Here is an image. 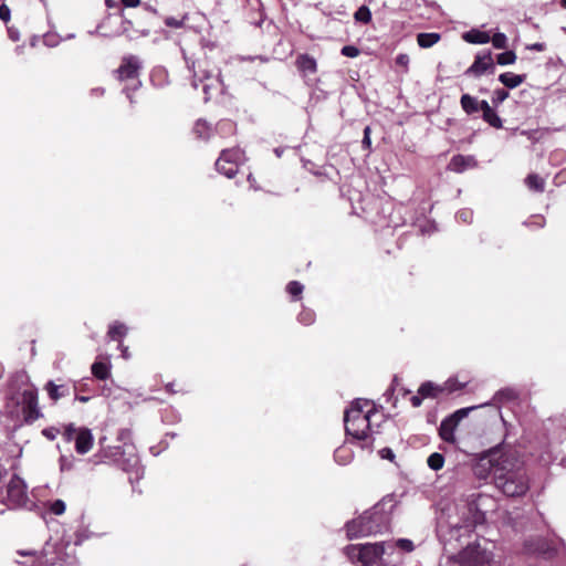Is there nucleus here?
Listing matches in <instances>:
<instances>
[{
  "label": "nucleus",
  "instance_id": "f8f14e48",
  "mask_svg": "<svg viewBox=\"0 0 566 566\" xmlns=\"http://www.w3.org/2000/svg\"><path fill=\"white\" fill-rule=\"evenodd\" d=\"M63 436L66 441L74 440L75 450L80 454H86L93 447L94 438L87 428H76L73 423L65 426Z\"/></svg>",
  "mask_w": 566,
  "mask_h": 566
},
{
  "label": "nucleus",
  "instance_id": "6ab92c4d",
  "mask_svg": "<svg viewBox=\"0 0 566 566\" xmlns=\"http://www.w3.org/2000/svg\"><path fill=\"white\" fill-rule=\"evenodd\" d=\"M458 424L459 423L457 422V419H452L450 416L442 420L439 428V434L441 439L444 440L446 442L453 443L455 441L454 431Z\"/></svg>",
  "mask_w": 566,
  "mask_h": 566
},
{
  "label": "nucleus",
  "instance_id": "864d4df0",
  "mask_svg": "<svg viewBox=\"0 0 566 566\" xmlns=\"http://www.w3.org/2000/svg\"><path fill=\"white\" fill-rule=\"evenodd\" d=\"M379 455H380L381 459H387V460H390V461H392L395 459V453H394V451L390 448H382L379 451Z\"/></svg>",
  "mask_w": 566,
  "mask_h": 566
},
{
  "label": "nucleus",
  "instance_id": "37998d69",
  "mask_svg": "<svg viewBox=\"0 0 566 566\" xmlns=\"http://www.w3.org/2000/svg\"><path fill=\"white\" fill-rule=\"evenodd\" d=\"M457 219L463 223H470L473 219V212L470 209H463L457 213Z\"/></svg>",
  "mask_w": 566,
  "mask_h": 566
},
{
  "label": "nucleus",
  "instance_id": "ddd939ff",
  "mask_svg": "<svg viewBox=\"0 0 566 566\" xmlns=\"http://www.w3.org/2000/svg\"><path fill=\"white\" fill-rule=\"evenodd\" d=\"M1 501L10 509L25 507L28 496L23 480L12 476L6 489V496H1Z\"/></svg>",
  "mask_w": 566,
  "mask_h": 566
},
{
  "label": "nucleus",
  "instance_id": "e433bc0d",
  "mask_svg": "<svg viewBox=\"0 0 566 566\" xmlns=\"http://www.w3.org/2000/svg\"><path fill=\"white\" fill-rule=\"evenodd\" d=\"M297 319L301 324L308 326L315 321V313L310 308H303L297 316Z\"/></svg>",
  "mask_w": 566,
  "mask_h": 566
},
{
  "label": "nucleus",
  "instance_id": "6e6d98bb",
  "mask_svg": "<svg viewBox=\"0 0 566 566\" xmlns=\"http://www.w3.org/2000/svg\"><path fill=\"white\" fill-rule=\"evenodd\" d=\"M371 140H370V128L367 126L364 129V138H363V145L367 148L370 147Z\"/></svg>",
  "mask_w": 566,
  "mask_h": 566
},
{
  "label": "nucleus",
  "instance_id": "c756f323",
  "mask_svg": "<svg viewBox=\"0 0 566 566\" xmlns=\"http://www.w3.org/2000/svg\"><path fill=\"white\" fill-rule=\"evenodd\" d=\"M334 458L337 463L346 465L353 460V452L347 447L342 446L335 450Z\"/></svg>",
  "mask_w": 566,
  "mask_h": 566
},
{
  "label": "nucleus",
  "instance_id": "7c9ffc66",
  "mask_svg": "<svg viewBox=\"0 0 566 566\" xmlns=\"http://www.w3.org/2000/svg\"><path fill=\"white\" fill-rule=\"evenodd\" d=\"M525 184L531 190L538 192L544 191L545 181L536 174L528 175L525 179Z\"/></svg>",
  "mask_w": 566,
  "mask_h": 566
},
{
  "label": "nucleus",
  "instance_id": "7ed1b4c3",
  "mask_svg": "<svg viewBox=\"0 0 566 566\" xmlns=\"http://www.w3.org/2000/svg\"><path fill=\"white\" fill-rule=\"evenodd\" d=\"M35 412V389L24 373L17 374L10 381L7 413L15 426L32 423Z\"/></svg>",
  "mask_w": 566,
  "mask_h": 566
},
{
  "label": "nucleus",
  "instance_id": "bf43d9fd",
  "mask_svg": "<svg viewBox=\"0 0 566 566\" xmlns=\"http://www.w3.org/2000/svg\"><path fill=\"white\" fill-rule=\"evenodd\" d=\"M526 49L531 50V51H538V52H541V51L545 50V44L541 43V42H536V43L527 45Z\"/></svg>",
  "mask_w": 566,
  "mask_h": 566
},
{
  "label": "nucleus",
  "instance_id": "a19ab883",
  "mask_svg": "<svg viewBox=\"0 0 566 566\" xmlns=\"http://www.w3.org/2000/svg\"><path fill=\"white\" fill-rule=\"evenodd\" d=\"M509 97V92L504 88H499L493 92L492 103L494 106H499Z\"/></svg>",
  "mask_w": 566,
  "mask_h": 566
},
{
  "label": "nucleus",
  "instance_id": "cd10ccee",
  "mask_svg": "<svg viewBox=\"0 0 566 566\" xmlns=\"http://www.w3.org/2000/svg\"><path fill=\"white\" fill-rule=\"evenodd\" d=\"M212 128L209 123L198 119L193 126V133L197 138L207 140L211 136Z\"/></svg>",
  "mask_w": 566,
  "mask_h": 566
},
{
  "label": "nucleus",
  "instance_id": "052dcab7",
  "mask_svg": "<svg viewBox=\"0 0 566 566\" xmlns=\"http://www.w3.org/2000/svg\"><path fill=\"white\" fill-rule=\"evenodd\" d=\"M122 2L127 8H136L139 6L140 0H122Z\"/></svg>",
  "mask_w": 566,
  "mask_h": 566
},
{
  "label": "nucleus",
  "instance_id": "ea45409f",
  "mask_svg": "<svg viewBox=\"0 0 566 566\" xmlns=\"http://www.w3.org/2000/svg\"><path fill=\"white\" fill-rule=\"evenodd\" d=\"M495 49H505L507 45V38L504 33H495L491 40Z\"/></svg>",
  "mask_w": 566,
  "mask_h": 566
},
{
  "label": "nucleus",
  "instance_id": "774afa93",
  "mask_svg": "<svg viewBox=\"0 0 566 566\" xmlns=\"http://www.w3.org/2000/svg\"><path fill=\"white\" fill-rule=\"evenodd\" d=\"M88 397H85V396H76V400L81 401V402H86L88 401Z\"/></svg>",
  "mask_w": 566,
  "mask_h": 566
},
{
  "label": "nucleus",
  "instance_id": "b1692460",
  "mask_svg": "<svg viewBox=\"0 0 566 566\" xmlns=\"http://www.w3.org/2000/svg\"><path fill=\"white\" fill-rule=\"evenodd\" d=\"M45 390L48 391L49 397L53 401H56L60 398L67 396L69 391H70L67 386H65V385H56L53 381H49L45 385Z\"/></svg>",
  "mask_w": 566,
  "mask_h": 566
},
{
  "label": "nucleus",
  "instance_id": "f03ea898",
  "mask_svg": "<svg viewBox=\"0 0 566 566\" xmlns=\"http://www.w3.org/2000/svg\"><path fill=\"white\" fill-rule=\"evenodd\" d=\"M106 438L99 439V450L94 455L98 458L97 462H109L129 474L130 483L139 481L144 475V469L140 465L139 457L135 446L130 442L132 434L127 429H122L116 439V444H104Z\"/></svg>",
  "mask_w": 566,
  "mask_h": 566
},
{
  "label": "nucleus",
  "instance_id": "3c124183",
  "mask_svg": "<svg viewBox=\"0 0 566 566\" xmlns=\"http://www.w3.org/2000/svg\"><path fill=\"white\" fill-rule=\"evenodd\" d=\"M60 462H61V470L62 471H67V470H71L73 468L74 460L73 459H69L66 457H61Z\"/></svg>",
  "mask_w": 566,
  "mask_h": 566
},
{
  "label": "nucleus",
  "instance_id": "a211bd4d",
  "mask_svg": "<svg viewBox=\"0 0 566 566\" xmlns=\"http://www.w3.org/2000/svg\"><path fill=\"white\" fill-rule=\"evenodd\" d=\"M476 166L478 161L473 156L457 155L453 156L449 163V169L458 174L470 168H475Z\"/></svg>",
  "mask_w": 566,
  "mask_h": 566
},
{
  "label": "nucleus",
  "instance_id": "39448f33",
  "mask_svg": "<svg viewBox=\"0 0 566 566\" xmlns=\"http://www.w3.org/2000/svg\"><path fill=\"white\" fill-rule=\"evenodd\" d=\"M368 406L367 400L357 399L345 411L344 422L346 434L354 440L364 441L363 448L371 449L370 439V418L374 415L373 409L365 410Z\"/></svg>",
  "mask_w": 566,
  "mask_h": 566
},
{
  "label": "nucleus",
  "instance_id": "4be33fe9",
  "mask_svg": "<svg viewBox=\"0 0 566 566\" xmlns=\"http://www.w3.org/2000/svg\"><path fill=\"white\" fill-rule=\"evenodd\" d=\"M462 39L472 44H485L489 43L491 40V36L488 32L478 30V29H471L468 32H464L462 34Z\"/></svg>",
  "mask_w": 566,
  "mask_h": 566
},
{
  "label": "nucleus",
  "instance_id": "5701e85b",
  "mask_svg": "<svg viewBox=\"0 0 566 566\" xmlns=\"http://www.w3.org/2000/svg\"><path fill=\"white\" fill-rule=\"evenodd\" d=\"M460 104H461L462 109L469 115L481 111V101H479L476 97H473L469 94H463L461 96Z\"/></svg>",
  "mask_w": 566,
  "mask_h": 566
},
{
  "label": "nucleus",
  "instance_id": "e2e57ef3",
  "mask_svg": "<svg viewBox=\"0 0 566 566\" xmlns=\"http://www.w3.org/2000/svg\"><path fill=\"white\" fill-rule=\"evenodd\" d=\"M422 398H423V397H421L420 395L412 396V397H411V399H410V400H411L412 406H413V407H419V406L421 405V402H422Z\"/></svg>",
  "mask_w": 566,
  "mask_h": 566
},
{
  "label": "nucleus",
  "instance_id": "58836bf2",
  "mask_svg": "<svg viewBox=\"0 0 566 566\" xmlns=\"http://www.w3.org/2000/svg\"><path fill=\"white\" fill-rule=\"evenodd\" d=\"M465 385L467 382H459L457 379L450 378L444 382L443 391L446 390L448 392H454L463 389Z\"/></svg>",
  "mask_w": 566,
  "mask_h": 566
},
{
  "label": "nucleus",
  "instance_id": "603ef678",
  "mask_svg": "<svg viewBox=\"0 0 566 566\" xmlns=\"http://www.w3.org/2000/svg\"><path fill=\"white\" fill-rule=\"evenodd\" d=\"M218 129L223 132H233L234 130V124L231 120H222L218 125Z\"/></svg>",
  "mask_w": 566,
  "mask_h": 566
},
{
  "label": "nucleus",
  "instance_id": "69168bd1",
  "mask_svg": "<svg viewBox=\"0 0 566 566\" xmlns=\"http://www.w3.org/2000/svg\"><path fill=\"white\" fill-rule=\"evenodd\" d=\"M105 90L103 87H96L91 91V95L93 96H102Z\"/></svg>",
  "mask_w": 566,
  "mask_h": 566
},
{
  "label": "nucleus",
  "instance_id": "2f4dec72",
  "mask_svg": "<svg viewBox=\"0 0 566 566\" xmlns=\"http://www.w3.org/2000/svg\"><path fill=\"white\" fill-rule=\"evenodd\" d=\"M44 507L53 515H62L65 512L66 505L62 500H55L53 502H48L44 504Z\"/></svg>",
  "mask_w": 566,
  "mask_h": 566
},
{
  "label": "nucleus",
  "instance_id": "6e6552de",
  "mask_svg": "<svg viewBox=\"0 0 566 566\" xmlns=\"http://www.w3.org/2000/svg\"><path fill=\"white\" fill-rule=\"evenodd\" d=\"M192 86L198 88L202 85L205 102H208L212 95L222 91V81L220 72L216 66H211L207 60L192 63Z\"/></svg>",
  "mask_w": 566,
  "mask_h": 566
},
{
  "label": "nucleus",
  "instance_id": "c03bdc74",
  "mask_svg": "<svg viewBox=\"0 0 566 566\" xmlns=\"http://www.w3.org/2000/svg\"><path fill=\"white\" fill-rule=\"evenodd\" d=\"M342 54L347 57H356L359 55V50L354 45H345L342 48Z\"/></svg>",
  "mask_w": 566,
  "mask_h": 566
},
{
  "label": "nucleus",
  "instance_id": "09e8293b",
  "mask_svg": "<svg viewBox=\"0 0 566 566\" xmlns=\"http://www.w3.org/2000/svg\"><path fill=\"white\" fill-rule=\"evenodd\" d=\"M472 408H463V409H459L457 410L454 413H452L450 417L452 419H457V422L459 423L464 417H467V415L469 413V411L471 410Z\"/></svg>",
  "mask_w": 566,
  "mask_h": 566
},
{
  "label": "nucleus",
  "instance_id": "20e7f679",
  "mask_svg": "<svg viewBox=\"0 0 566 566\" xmlns=\"http://www.w3.org/2000/svg\"><path fill=\"white\" fill-rule=\"evenodd\" d=\"M489 502H491L490 496L472 492L455 503V514H448L446 523L455 530L472 528L484 521L483 509Z\"/></svg>",
  "mask_w": 566,
  "mask_h": 566
},
{
  "label": "nucleus",
  "instance_id": "de8ad7c7",
  "mask_svg": "<svg viewBox=\"0 0 566 566\" xmlns=\"http://www.w3.org/2000/svg\"><path fill=\"white\" fill-rule=\"evenodd\" d=\"M165 24L170 28H181L184 25V20H178L174 17H168L165 19Z\"/></svg>",
  "mask_w": 566,
  "mask_h": 566
},
{
  "label": "nucleus",
  "instance_id": "f257e3e1",
  "mask_svg": "<svg viewBox=\"0 0 566 566\" xmlns=\"http://www.w3.org/2000/svg\"><path fill=\"white\" fill-rule=\"evenodd\" d=\"M482 471H488L495 486L506 496H522L530 489L525 470L500 452H491L481 460L476 467V474L482 476Z\"/></svg>",
  "mask_w": 566,
  "mask_h": 566
},
{
  "label": "nucleus",
  "instance_id": "5fc2aeb1",
  "mask_svg": "<svg viewBox=\"0 0 566 566\" xmlns=\"http://www.w3.org/2000/svg\"><path fill=\"white\" fill-rule=\"evenodd\" d=\"M8 35L14 42L20 40V32L14 27H9L8 28Z\"/></svg>",
  "mask_w": 566,
  "mask_h": 566
},
{
  "label": "nucleus",
  "instance_id": "0e129e2a",
  "mask_svg": "<svg viewBox=\"0 0 566 566\" xmlns=\"http://www.w3.org/2000/svg\"><path fill=\"white\" fill-rule=\"evenodd\" d=\"M533 224L536 226L537 228H543L545 224V220L543 217L537 216L534 218Z\"/></svg>",
  "mask_w": 566,
  "mask_h": 566
},
{
  "label": "nucleus",
  "instance_id": "f704fd0d",
  "mask_svg": "<svg viewBox=\"0 0 566 566\" xmlns=\"http://www.w3.org/2000/svg\"><path fill=\"white\" fill-rule=\"evenodd\" d=\"M304 286L297 281H291L286 285L287 293L294 298L298 300L303 293Z\"/></svg>",
  "mask_w": 566,
  "mask_h": 566
},
{
  "label": "nucleus",
  "instance_id": "13d9d810",
  "mask_svg": "<svg viewBox=\"0 0 566 566\" xmlns=\"http://www.w3.org/2000/svg\"><path fill=\"white\" fill-rule=\"evenodd\" d=\"M18 554L21 556H28L31 559V564L29 566H33L35 563V555L33 551H18Z\"/></svg>",
  "mask_w": 566,
  "mask_h": 566
},
{
  "label": "nucleus",
  "instance_id": "c9c22d12",
  "mask_svg": "<svg viewBox=\"0 0 566 566\" xmlns=\"http://www.w3.org/2000/svg\"><path fill=\"white\" fill-rule=\"evenodd\" d=\"M515 398H516L515 390L510 389V388L499 390L494 396V400L497 402L514 400Z\"/></svg>",
  "mask_w": 566,
  "mask_h": 566
},
{
  "label": "nucleus",
  "instance_id": "4d7b16f0",
  "mask_svg": "<svg viewBox=\"0 0 566 566\" xmlns=\"http://www.w3.org/2000/svg\"><path fill=\"white\" fill-rule=\"evenodd\" d=\"M43 42H44V44H45V45H48V46H54V45H56V44H57V41H56L55 36H54V35H51V34H45V35L43 36Z\"/></svg>",
  "mask_w": 566,
  "mask_h": 566
},
{
  "label": "nucleus",
  "instance_id": "338daca9",
  "mask_svg": "<svg viewBox=\"0 0 566 566\" xmlns=\"http://www.w3.org/2000/svg\"><path fill=\"white\" fill-rule=\"evenodd\" d=\"M119 348L122 349L123 357L128 358L129 357L128 348L125 347L122 343L119 344Z\"/></svg>",
  "mask_w": 566,
  "mask_h": 566
},
{
  "label": "nucleus",
  "instance_id": "aec40b11",
  "mask_svg": "<svg viewBox=\"0 0 566 566\" xmlns=\"http://www.w3.org/2000/svg\"><path fill=\"white\" fill-rule=\"evenodd\" d=\"M112 365L108 359H97L91 366L92 375L98 380H106L111 376Z\"/></svg>",
  "mask_w": 566,
  "mask_h": 566
},
{
  "label": "nucleus",
  "instance_id": "f3484780",
  "mask_svg": "<svg viewBox=\"0 0 566 566\" xmlns=\"http://www.w3.org/2000/svg\"><path fill=\"white\" fill-rule=\"evenodd\" d=\"M295 65L303 77L313 75L317 72V62L310 54H300L295 60Z\"/></svg>",
  "mask_w": 566,
  "mask_h": 566
},
{
  "label": "nucleus",
  "instance_id": "bb28decb",
  "mask_svg": "<svg viewBox=\"0 0 566 566\" xmlns=\"http://www.w3.org/2000/svg\"><path fill=\"white\" fill-rule=\"evenodd\" d=\"M128 328L125 324L120 322H114L109 325L107 335L111 339L117 340L122 339L127 335Z\"/></svg>",
  "mask_w": 566,
  "mask_h": 566
},
{
  "label": "nucleus",
  "instance_id": "dca6fc26",
  "mask_svg": "<svg viewBox=\"0 0 566 566\" xmlns=\"http://www.w3.org/2000/svg\"><path fill=\"white\" fill-rule=\"evenodd\" d=\"M495 65L491 52L478 54L472 65L465 71V74L480 77L486 73H494Z\"/></svg>",
  "mask_w": 566,
  "mask_h": 566
},
{
  "label": "nucleus",
  "instance_id": "9d476101",
  "mask_svg": "<svg viewBox=\"0 0 566 566\" xmlns=\"http://www.w3.org/2000/svg\"><path fill=\"white\" fill-rule=\"evenodd\" d=\"M450 559L452 566H491V554L480 546L469 545Z\"/></svg>",
  "mask_w": 566,
  "mask_h": 566
},
{
  "label": "nucleus",
  "instance_id": "4468645a",
  "mask_svg": "<svg viewBox=\"0 0 566 566\" xmlns=\"http://www.w3.org/2000/svg\"><path fill=\"white\" fill-rule=\"evenodd\" d=\"M140 66L142 63L137 56L128 55L123 57L122 64L116 70L117 78L119 81L130 80L133 82L132 90H137L140 85V81L138 80Z\"/></svg>",
  "mask_w": 566,
  "mask_h": 566
},
{
  "label": "nucleus",
  "instance_id": "680f3d73",
  "mask_svg": "<svg viewBox=\"0 0 566 566\" xmlns=\"http://www.w3.org/2000/svg\"><path fill=\"white\" fill-rule=\"evenodd\" d=\"M396 61H397V63H398V64H400V65H407V64H408V62H409V57H408V55H406V54H400V55H398V56H397V60H396Z\"/></svg>",
  "mask_w": 566,
  "mask_h": 566
},
{
  "label": "nucleus",
  "instance_id": "4c0bfd02",
  "mask_svg": "<svg viewBox=\"0 0 566 566\" xmlns=\"http://www.w3.org/2000/svg\"><path fill=\"white\" fill-rule=\"evenodd\" d=\"M516 60V54L513 51H505L503 53L497 54L496 62L500 65H510L513 64Z\"/></svg>",
  "mask_w": 566,
  "mask_h": 566
},
{
  "label": "nucleus",
  "instance_id": "412c9836",
  "mask_svg": "<svg viewBox=\"0 0 566 566\" xmlns=\"http://www.w3.org/2000/svg\"><path fill=\"white\" fill-rule=\"evenodd\" d=\"M481 111L483 113V119L494 128H502L503 122L496 112L490 106L486 101H481Z\"/></svg>",
  "mask_w": 566,
  "mask_h": 566
},
{
  "label": "nucleus",
  "instance_id": "a18cd8bd",
  "mask_svg": "<svg viewBox=\"0 0 566 566\" xmlns=\"http://www.w3.org/2000/svg\"><path fill=\"white\" fill-rule=\"evenodd\" d=\"M91 536L90 532L87 530H78L75 533V545H81L85 539H87Z\"/></svg>",
  "mask_w": 566,
  "mask_h": 566
},
{
  "label": "nucleus",
  "instance_id": "49530a36",
  "mask_svg": "<svg viewBox=\"0 0 566 566\" xmlns=\"http://www.w3.org/2000/svg\"><path fill=\"white\" fill-rule=\"evenodd\" d=\"M60 433V430L57 428H54V427H51V428H46V429H43L42 430V434L48 439V440H54L57 434Z\"/></svg>",
  "mask_w": 566,
  "mask_h": 566
},
{
  "label": "nucleus",
  "instance_id": "8fccbe9b",
  "mask_svg": "<svg viewBox=\"0 0 566 566\" xmlns=\"http://www.w3.org/2000/svg\"><path fill=\"white\" fill-rule=\"evenodd\" d=\"M11 11L10 8L7 4L0 6V19L3 22H8L10 20Z\"/></svg>",
  "mask_w": 566,
  "mask_h": 566
},
{
  "label": "nucleus",
  "instance_id": "423d86ee",
  "mask_svg": "<svg viewBox=\"0 0 566 566\" xmlns=\"http://www.w3.org/2000/svg\"><path fill=\"white\" fill-rule=\"evenodd\" d=\"M389 521V514L377 504L346 524L347 537L353 539L381 533L388 528Z\"/></svg>",
  "mask_w": 566,
  "mask_h": 566
},
{
  "label": "nucleus",
  "instance_id": "393cba45",
  "mask_svg": "<svg viewBox=\"0 0 566 566\" xmlns=\"http://www.w3.org/2000/svg\"><path fill=\"white\" fill-rule=\"evenodd\" d=\"M499 81L507 88H515L525 81V75L506 72L499 76Z\"/></svg>",
  "mask_w": 566,
  "mask_h": 566
},
{
  "label": "nucleus",
  "instance_id": "0eeeda50",
  "mask_svg": "<svg viewBox=\"0 0 566 566\" xmlns=\"http://www.w3.org/2000/svg\"><path fill=\"white\" fill-rule=\"evenodd\" d=\"M344 553L357 566H385V556L394 554V545L391 542L353 544Z\"/></svg>",
  "mask_w": 566,
  "mask_h": 566
},
{
  "label": "nucleus",
  "instance_id": "9b49d317",
  "mask_svg": "<svg viewBox=\"0 0 566 566\" xmlns=\"http://www.w3.org/2000/svg\"><path fill=\"white\" fill-rule=\"evenodd\" d=\"M244 161V151L240 148L224 149L216 161L217 170L228 178L237 175L239 165Z\"/></svg>",
  "mask_w": 566,
  "mask_h": 566
},
{
  "label": "nucleus",
  "instance_id": "1a4fd4ad",
  "mask_svg": "<svg viewBox=\"0 0 566 566\" xmlns=\"http://www.w3.org/2000/svg\"><path fill=\"white\" fill-rule=\"evenodd\" d=\"M66 547L67 545L64 543L46 542L42 549V563L52 566L56 563L63 566H77L76 557L73 554L63 552Z\"/></svg>",
  "mask_w": 566,
  "mask_h": 566
},
{
  "label": "nucleus",
  "instance_id": "2eb2a0df",
  "mask_svg": "<svg viewBox=\"0 0 566 566\" xmlns=\"http://www.w3.org/2000/svg\"><path fill=\"white\" fill-rule=\"evenodd\" d=\"M525 549L527 553L537 554L544 558H552L564 549V543L560 539L527 541L525 543Z\"/></svg>",
  "mask_w": 566,
  "mask_h": 566
},
{
  "label": "nucleus",
  "instance_id": "79ce46f5",
  "mask_svg": "<svg viewBox=\"0 0 566 566\" xmlns=\"http://www.w3.org/2000/svg\"><path fill=\"white\" fill-rule=\"evenodd\" d=\"M391 544L394 545V552L396 551L397 547L405 552H411L413 549L412 542L406 538L398 539L396 543Z\"/></svg>",
  "mask_w": 566,
  "mask_h": 566
},
{
  "label": "nucleus",
  "instance_id": "a878e982",
  "mask_svg": "<svg viewBox=\"0 0 566 566\" xmlns=\"http://www.w3.org/2000/svg\"><path fill=\"white\" fill-rule=\"evenodd\" d=\"M441 35L436 32L431 33H419L417 35V42L420 48L428 49L439 42Z\"/></svg>",
  "mask_w": 566,
  "mask_h": 566
},
{
  "label": "nucleus",
  "instance_id": "473e14b6",
  "mask_svg": "<svg viewBox=\"0 0 566 566\" xmlns=\"http://www.w3.org/2000/svg\"><path fill=\"white\" fill-rule=\"evenodd\" d=\"M427 463L430 469L438 471L443 468L444 458L441 453L434 452L428 457Z\"/></svg>",
  "mask_w": 566,
  "mask_h": 566
},
{
  "label": "nucleus",
  "instance_id": "c85d7f7f",
  "mask_svg": "<svg viewBox=\"0 0 566 566\" xmlns=\"http://www.w3.org/2000/svg\"><path fill=\"white\" fill-rule=\"evenodd\" d=\"M442 391H443V388L434 385L431 381H427V382H423L419 387L418 395H420L421 397H426V398H428V397L434 398Z\"/></svg>",
  "mask_w": 566,
  "mask_h": 566
},
{
  "label": "nucleus",
  "instance_id": "72a5a7b5",
  "mask_svg": "<svg viewBox=\"0 0 566 566\" xmlns=\"http://www.w3.org/2000/svg\"><path fill=\"white\" fill-rule=\"evenodd\" d=\"M357 22L369 23L371 21V12L367 6H361L354 14Z\"/></svg>",
  "mask_w": 566,
  "mask_h": 566
}]
</instances>
